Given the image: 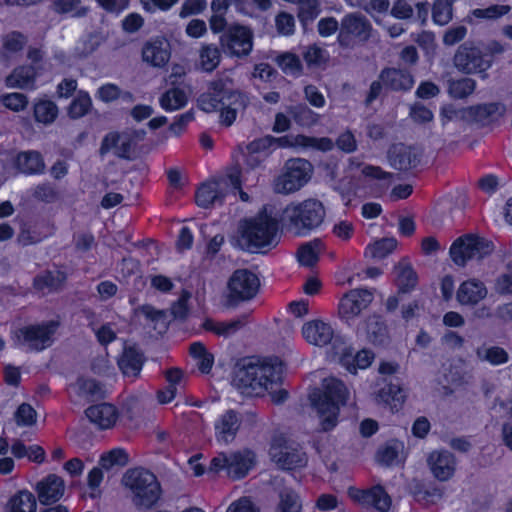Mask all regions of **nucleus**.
<instances>
[{
	"label": "nucleus",
	"mask_w": 512,
	"mask_h": 512,
	"mask_svg": "<svg viewBox=\"0 0 512 512\" xmlns=\"http://www.w3.org/2000/svg\"><path fill=\"white\" fill-rule=\"evenodd\" d=\"M283 365L278 357H249L234 373L233 383L242 394L253 396L264 392L271 394L275 404L284 403L289 394L278 388L282 384Z\"/></svg>",
	"instance_id": "nucleus-1"
},
{
	"label": "nucleus",
	"mask_w": 512,
	"mask_h": 512,
	"mask_svg": "<svg viewBox=\"0 0 512 512\" xmlns=\"http://www.w3.org/2000/svg\"><path fill=\"white\" fill-rule=\"evenodd\" d=\"M350 391L344 381L329 376L321 381V386L309 394L311 406L320 417L321 430L329 432L338 424L341 407L349 400Z\"/></svg>",
	"instance_id": "nucleus-2"
},
{
	"label": "nucleus",
	"mask_w": 512,
	"mask_h": 512,
	"mask_svg": "<svg viewBox=\"0 0 512 512\" xmlns=\"http://www.w3.org/2000/svg\"><path fill=\"white\" fill-rule=\"evenodd\" d=\"M325 217L324 204L318 199L308 198L287 204L279 215V222L285 232L307 237L322 226Z\"/></svg>",
	"instance_id": "nucleus-3"
},
{
	"label": "nucleus",
	"mask_w": 512,
	"mask_h": 512,
	"mask_svg": "<svg viewBox=\"0 0 512 512\" xmlns=\"http://www.w3.org/2000/svg\"><path fill=\"white\" fill-rule=\"evenodd\" d=\"M505 46L497 40L475 44L464 42L454 54L453 63L456 69L466 75H478L481 79L488 78L497 56L505 52Z\"/></svg>",
	"instance_id": "nucleus-4"
},
{
	"label": "nucleus",
	"mask_w": 512,
	"mask_h": 512,
	"mask_svg": "<svg viewBox=\"0 0 512 512\" xmlns=\"http://www.w3.org/2000/svg\"><path fill=\"white\" fill-rule=\"evenodd\" d=\"M281 226L279 218L273 217L264 208L254 217L244 219L239 226L240 239L250 252L275 246L276 237Z\"/></svg>",
	"instance_id": "nucleus-5"
},
{
	"label": "nucleus",
	"mask_w": 512,
	"mask_h": 512,
	"mask_svg": "<svg viewBox=\"0 0 512 512\" xmlns=\"http://www.w3.org/2000/svg\"><path fill=\"white\" fill-rule=\"evenodd\" d=\"M123 484L132 495V502L138 509L150 510L160 499L161 485L156 475L144 467L128 469L123 475Z\"/></svg>",
	"instance_id": "nucleus-6"
},
{
	"label": "nucleus",
	"mask_w": 512,
	"mask_h": 512,
	"mask_svg": "<svg viewBox=\"0 0 512 512\" xmlns=\"http://www.w3.org/2000/svg\"><path fill=\"white\" fill-rule=\"evenodd\" d=\"M268 453L277 468L285 472L300 471L308 464L303 447L283 433L272 436Z\"/></svg>",
	"instance_id": "nucleus-7"
},
{
	"label": "nucleus",
	"mask_w": 512,
	"mask_h": 512,
	"mask_svg": "<svg viewBox=\"0 0 512 512\" xmlns=\"http://www.w3.org/2000/svg\"><path fill=\"white\" fill-rule=\"evenodd\" d=\"M494 249L493 241L478 234L466 233L452 242L449 256L456 266L465 267L469 261H481L490 256Z\"/></svg>",
	"instance_id": "nucleus-8"
},
{
	"label": "nucleus",
	"mask_w": 512,
	"mask_h": 512,
	"mask_svg": "<svg viewBox=\"0 0 512 512\" xmlns=\"http://www.w3.org/2000/svg\"><path fill=\"white\" fill-rule=\"evenodd\" d=\"M312 165L308 160L301 158L289 159L284 166L283 173L276 181L278 192L294 193L305 186L311 178Z\"/></svg>",
	"instance_id": "nucleus-9"
},
{
	"label": "nucleus",
	"mask_w": 512,
	"mask_h": 512,
	"mask_svg": "<svg viewBox=\"0 0 512 512\" xmlns=\"http://www.w3.org/2000/svg\"><path fill=\"white\" fill-rule=\"evenodd\" d=\"M60 323L49 320L38 324H29L19 328L16 332L18 342L27 345L31 350L40 352L53 342Z\"/></svg>",
	"instance_id": "nucleus-10"
},
{
	"label": "nucleus",
	"mask_w": 512,
	"mask_h": 512,
	"mask_svg": "<svg viewBox=\"0 0 512 512\" xmlns=\"http://www.w3.org/2000/svg\"><path fill=\"white\" fill-rule=\"evenodd\" d=\"M373 300L374 293L372 290L366 288L350 289L339 301V318L348 326H352L362 312L369 308Z\"/></svg>",
	"instance_id": "nucleus-11"
},
{
	"label": "nucleus",
	"mask_w": 512,
	"mask_h": 512,
	"mask_svg": "<svg viewBox=\"0 0 512 512\" xmlns=\"http://www.w3.org/2000/svg\"><path fill=\"white\" fill-rule=\"evenodd\" d=\"M253 38V32L249 27L234 23L220 36V43L226 54L243 58L251 53Z\"/></svg>",
	"instance_id": "nucleus-12"
},
{
	"label": "nucleus",
	"mask_w": 512,
	"mask_h": 512,
	"mask_svg": "<svg viewBox=\"0 0 512 512\" xmlns=\"http://www.w3.org/2000/svg\"><path fill=\"white\" fill-rule=\"evenodd\" d=\"M371 31L372 25L365 16L359 13H348L341 19L337 41L341 47L349 48L356 40L367 41Z\"/></svg>",
	"instance_id": "nucleus-13"
},
{
	"label": "nucleus",
	"mask_w": 512,
	"mask_h": 512,
	"mask_svg": "<svg viewBox=\"0 0 512 512\" xmlns=\"http://www.w3.org/2000/svg\"><path fill=\"white\" fill-rule=\"evenodd\" d=\"M229 299L239 303L254 298L260 287L258 276L248 269H237L230 276L227 284Z\"/></svg>",
	"instance_id": "nucleus-14"
},
{
	"label": "nucleus",
	"mask_w": 512,
	"mask_h": 512,
	"mask_svg": "<svg viewBox=\"0 0 512 512\" xmlns=\"http://www.w3.org/2000/svg\"><path fill=\"white\" fill-rule=\"evenodd\" d=\"M236 92L228 89L226 82L219 78L208 83L207 91L199 97V106L206 112L218 111L225 105H231Z\"/></svg>",
	"instance_id": "nucleus-15"
},
{
	"label": "nucleus",
	"mask_w": 512,
	"mask_h": 512,
	"mask_svg": "<svg viewBox=\"0 0 512 512\" xmlns=\"http://www.w3.org/2000/svg\"><path fill=\"white\" fill-rule=\"evenodd\" d=\"M395 380L394 383L392 379H383V386L375 393L377 405L389 410L392 414L398 413L403 408L407 397L400 379L395 377Z\"/></svg>",
	"instance_id": "nucleus-16"
},
{
	"label": "nucleus",
	"mask_w": 512,
	"mask_h": 512,
	"mask_svg": "<svg viewBox=\"0 0 512 512\" xmlns=\"http://www.w3.org/2000/svg\"><path fill=\"white\" fill-rule=\"evenodd\" d=\"M348 495L355 502L373 507L381 512H387L392 503L391 497L381 485H375L367 489L350 487Z\"/></svg>",
	"instance_id": "nucleus-17"
},
{
	"label": "nucleus",
	"mask_w": 512,
	"mask_h": 512,
	"mask_svg": "<svg viewBox=\"0 0 512 512\" xmlns=\"http://www.w3.org/2000/svg\"><path fill=\"white\" fill-rule=\"evenodd\" d=\"M243 156V166L246 171L265 168L272 150L264 136L258 137L247 143L244 147L239 145Z\"/></svg>",
	"instance_id": "nucleus-18"
},
{
	"label": "nucleus",
	"mask_w": 512,
	"mask_h": 512,
	"mask_svg": "<svg viewBox=\"0 0 512 512\" xmlns=\"http://www.w3.org/2000/svg\"><path fill=\"white\" fill-rule=\"evenodd\" d=\"M422 152L405 144L393 145L388 151L390 165L401 172H409L416 169L421 163Z\"/></svg>",
	"instance_id": "nucleus-19"
},
{
	"label": "nucleus",
	"mask_w": 512,
	"mask_h": 512,
	"mask_svg": "<svg viewBox=\"0 0 512 512\" xmlns=\"http://www.w3.org/2000/svg\"><path fill=\"white\" fill-rule=\"evenodd\" d=\"M242 415L234 410L227 409L214 422L215 438L220 444L233 442L242 424Z\"/></svg>",
	"instance_id": "nucleus-20"
},
{
	"label": "nucleus",
	"mask_w": 512,
	"mask_h": 512,
	"mask_svg": "<svg viewBox=\"0 0 512 512\" xmlns=\"http://www.w3.org/2000/svg\"><path fill=\"white\" fill-rule=\"evenodd\" d=\"M35 490L40 504L50 506L64 496L65 482L59 475L51 473L37 482Z\"/></svg>",
	"instance_id": "nucleus-21"
},
{
	"label": "nucleus",
	"mask_w": 512,
	"mask_h": 512,
	"mask_svg": "<svg viewBox=\"0 0 512 512\" xmlns=\"http://www.w3.org/2000/svg\"><path fill=\"white\" fill-rule=\"evenodd\" d=\"M66 281L64 271L46 269L34 276L32 288L37 295L47 296L61 291Z\"/></svg>",
	"instance_id": "nucleus-22"
},
{
	"label": "nucleus",
	"mask_w": 512,
	"mask_h": 512,
	"mask_svg": "<svg viewBox=\"0 0 512 512\" xmlns=\"http://www.w3.org/2000/svg\"><path fill=\"white\" fill-rule=\"evenodd\" d=\"M433 476L439 481H448L456 471V458L447 450L432 451L427 459Z\"/></svg>",
	"instance_id": "nucleus-23"
},
{
	"label": "nucleus",
	"mask_w": 512,
	"mask_h": 512,
	"mask_svg": "<svg viewBox=\"0 0 512 512\" xmlns=\"http://www.w3.org/2000/svg\"><path fill=\"white\" fill-rule=\"evenodd\" d=\"M170 57V45L162 37L151 38L142 48L143 61L152 67H164L170 60Z\"/></svg>",
	"instance_id": "nucleus-24"
},
{
	"label": "nucleus",
	"mask_w": 512,
	"mask_h": 512,
	"mask_svg": "<svg viewBox=\"0 0 512 512\" xmlns=\"http://www.w3.org/2000/svg\"><path fill=\"white\" fill-rule=\"evenodd\" d=\"M379 79L387 90L395 92L410 91L415 83L413 75L408 70L395 67L383 68Z\"/></svg>",
	"instance_id": "nucleus-25"
},
{
	"label": "nucleus",
	"mask_w": 512,
	"mask_h": 512,
	"mask_svg": "<svg viewBox=\"0 0 512 512\" xmlns=\"http://www.w3.org/2000/svg\"><path fill=\"white\" fill-rule=\"evenodd\" d=\"M302 335L308 343L324 347L334 339V329L330 323L315 319L303 325Z\"/></svg>",
	"instance_id": "nucleus-26"
},
{
	"label": "nucleus",
	"mask_w": 512,
	"mask_h": 512,
	"mask_svg": "<svg viewBox=\"0 0 512 512\" xmlns=\"http://www.w3.org/2000/svg\"><path fill=\"white\" fill-rule=\"evenodd\" d=\"M356 334L365 335L374 345H384L388 339V328L382 316L373 314L357 326Z\"/></svg>",
	"instance_id": "nucleus-27"
},
{
	"label": "nucleus",
	"mask_w": 512,
	"mask_h": 512,
	"mask_svg": "<svg viewBox=\"0 0 512 512\" xmlns=\"http://www.w3.org/2000/svg\"><path fill=\"white\" fill-rule=\"evenodd\" d=\"M85 414L92 423L102 430L112 428L119 418L117 407L106 402L89 406L85 410Z\"/></svg>",
	"instance_id": "nucleus-28"
},
{
	"label": "nucleus",
	"mask_w": 512,
	"mask_h": 512,
	"mask_svg": "<svg viewBox=\"0 0 512 512\" xmlns=\"http://www.w3.org/2000/svg\"><path fill=\"white\" fill-rule=\"evenodd\" d=\"M13 163L15 169L26 176L41 175L46 167L43 155L36 150L18 152Z\"/></svg>",
	"instance_id": "nucleus-29"
},
{
	"label": "nucleus",
	"mask_w": 512,
	"mask_h": 512,
	"mask_svg": "<svg viewBox=\"0 0 512 512\" xmlns=\"http://www.w3.org/2000/svg\"><path fill=\"white\" fill-rule=\"evenodd\" d=\"M506 106L501 102L477 104L469 108V115L477 123L491 125L499 122L506 114Z\"/></svg>",
	"instance_id": "nucleus-30"
},
{
	"label": "nucleus",
	"mask_w": 512,
	"mask_h": 512,
	"mask_svg": "<svg viewBox=\"0 0 512 512\" xmlns=\"http://www.w3.org/2000/svg\"><path fill=\"white\" fill-rule=\"evenodd\" d=\"M486 296L487 288L484 282L476 278L463 281L456 291V299L461 305H477Z\"/></svg>",
	"instance_id": "nucleus-31"
},
{
	"label": "nucleus",
	"mask_w": 512,
	"mask_h": 512,
	"mask_svg": "<svg viewBox=\"0 0 512 512\" xmlns=\"http://www.w3.org/2000/svg\"><path fill=\"white\" fill-rule=\"evenodd\" d=\"M255 464V455L252 451H237L228 456V476L233 480L245 478Z\"/></svg>",
	"instance_id": "nucleus-32"
},
{
	"label": "nucleus",
	"mask_w": 512,
	"mask_h": 512,
	"mask_svg": "<svg viewBox=\"0 0 512 512\" xmlns=\"http://www.w3.org/2000/svg\"><path fill=\"white\" fill-rule=\"evenodd\" d=\"M37 76L38 71L34 65H20L15 67L5 78V85L8 88H33Z\"/></svg>",
	"instance_id": "nucleus-33"
},
{
	"label": "nucleus",
	"mask_w": 512,
	"mask_h": 512,
	"mask_svg": "<svg viewBox=\"0 0 512 512\" xmlns=\"http://www.w3.org/2000/svg\"><path fill=\"white\" fill-rule=\"evenodd\" d=\"M225 193L220 189L217 181H207L202 183L195 192V202L197 206L208 209L214 204H222Z\"/></svg>",
	"instance_id": "nucleus-34"
},
{
	"label": "nucleus",
	"mask_w": 512,
	"mask_h": 512,
	"mask_svg": "<svg viewBox=\"0 0 512 512\" xmlns=\"http://www.w3.org/2000/svg\"><path fill=\"white\" fill-rule=\"evenodd\" d=\"M121 136L118 132H109L107 133L100 145V153L102 155L108 153L110 150L114 149V154L121 159H130L131 151H132V139L125 138L122 141Z\"/></svg>",
	"instance_id": "nucleus-35"
},
{
	"label": "nucleus",
	"mask_w": 512,
	"mask_h": 512,
	"mask_svg": "<svg viewBox=\"0 0 512 512\" xmlns=\"http://www.w3.org/2000/svg\"><path fill=\"white\" fill-rule=\"evenodd\" d=\"M117 364L123 375L137 377L144 364L143 355L134 347L125 348Z\"/></svg>",
	"instance_id": "nucleus-36"
},
{
	"label": "nucleus",
	"mask_w": 512,
	"mask_h": 512,
	"mask_svg": "<svg viewBox=\"0 0 512 512\" xmlns=\"http://www.w3.org/2000/svg\"><path fill=\"white\" fill-rule=\"evenodd\" d=\"M246 322L245 316L230 321H215L208 317L203 321L202 327L205 331L212 332L217 336L228 337L244 327Z\"/></svg>",
	"instance_id": "nucleus-37"
},
{
	"label": "nucleus",
	"mask_w": 512,
	"mask_h": 512,
	"mask_svg": "<svg viewBox=\"0 0 512 512\" xmlns=\"http://www.w3.org/2000/svg\"><path fill=\"white\" fill-rule=\"evenodd\" d=\"M36 509V497L27 489L18 490L6 504V512H36Z\"/></svg>",
	"instance_id": "nucleus-38"
},
{
	"label": "nucleus",
	"mask_w": 512,
	"mask_h": 512,
	"mask_svg": "<svg viewBox=\"0 0 512 512\" xmlns=\"http://www.w3.org/2000/svg\"><path fill=\"white\" fill-rule=\"evenodd\" d=\"M333 147L334 143L329 137H314L305 134L294 135V148L296 149L328 152Z\"/></svg>",
	"instance_id": "nucleus-39"
},
{
	"label": "nucleus",
	"mask_w": 512,
	"mask_h": 512,
	"mask_svg": "<svg viewBox=\"0 0 512 512\" xmlns=\"http://www.w3.org/2000/svg\"><path fill=\"white\" fill-rule=\"evenodd\" d=\"M59 109L55 102L49 99H39L34 102L33 116L37 123L52 124L58 117Z\"/></svg>",
	"instance_id": "nucleus-40"
},
{
	"label": "nucleus",
	"mask_w": 512,
	"mask_h": 512,
	"mask_svg": "<svg viewBox=\"0 0 512 512\" xmlns=\"http://www.w3.org/2000/svg\"><path fill=\"white\" fill-rule=\"evenodd\" d=\"M188 102L186 92L179 87L167 89L160 97L159 104L166 112H173L183 108Z\"/></svg>",
	"instance_id": "nucleus-41"
},
{
	"label": "nucleus",
	"mask_w": 512,
	"mask_h": 512,
	"mask_svg": "<svg viewBox=\"0 0 512 512\" xmlns=\"http://www.w3.org/2000/svg\"><path fill=\"white\" fill-rule=\"evenodd\" d=\"M55 227L48 221H42L30 226L28 229H23L21 238L24 244H37L49 236L53 235Z\"/></svg>",
	"instance_id": "nucleus-42"
},
{
	"label": "nucleus",
	"mask_w": 512,
	"mask_h": 512,
	"mask_svg": "<svg viewBox=\"0 0 512 512\" xmlns=\"http://www.w3.org/2000/svg\"><path fill=\"white\" fill-rule=\"evenodd\" d=\"M221 61V51L215 44H203L199 51V64L204 72H213Z\"/></svg>",
	"instance_id": "nucleus-43"
},
{
	"label": "nucleus",
	"mask_w": 512,
	"mask_h": 512,
	"mask_svg": "<svg viewBox=\"0 0 512 512\" xmlns=\"http://www.w3.org/2000/svg\"><path fill=\"white\" fill-rule=\"evenodd\" d=\"M320 239L304 243L297 249V260L301 266L313 267L319 260Z\"/></svg>",
	"instance_id": "nucleus-44"
},
{
	"label": "nucleus",
	"mask_w": 512,
	"mask_h": 512,
	"mask_svg": "<svg viewBox=\"0 0 512 512\" xmlns=\"http://www.w3.org/2000/svg\"><path fill=\"white\" fill-rule=\"evenodd\" d=\"M302 502L299 494L292 488H284L279 493V502L275 512H301Z\"/></svg>",
	"instance_id": "nucleus-45"
},
{
	"label": "nucleus",
	"mask_w": 512,
	"mask_h": 512,
	"mask_svg": "<svg viewBox=\"0 0 512 512\" xmlns=\"http://www.w3.org/2000/svg\"><path fill=\"white\" fill-rule=\"evenodd\" d=\"M402 449L403 443L397 439H392L378 448L376 460L382 465L391 466L398 460Z\"/></svg>",
	"instance_id": "nucleus-46"
},
{
	"label": "nucleus",
	"mask_w": 512,
	"mask_h": 512,
	"mask_svg": "<svg viewBox=\"0 0 512 512\" xmlns=\"http://www.w3.org/2000/svg\"><path fill=\"white\" fill-rule=\"evenodd\" d=\"M476 81L469 77L451 79L448 82V93L453 99H465L476 89Z\"/></svg>",
	"instance_id": "nucleus-47"
},
{
	"label": "nucleus",
	"mask_w": 512,
	"mask_h": 512,
	"mask_svg": "<svg viewBox=\"0 0 512 512\" xmlns=\"http://www.w3.org/2000/svg\"><path fill=\"white\" fill-rule=\"evenodd\" d=\"M298 12L297 17L303 28L313 23L321 12L320 3L318 0H300L297 2Z\"/></svg>",
	"instance_id": "nucleus-48"
},
{
	"label": "nucleus",
	"mask_w": 512,
	"mask_h": 512,
	"mask_svg": "<svg viewBox=\"0 0 512 512\" xmlns=\"http://www.w3.org/2000/svg\"><path fill=\"white\" fill-rule=\"evenodd\" d=\"M277 64L284 74L299 77L303 74V64L298 55L284 52L277 57Z\"/></svg>",
	"instance_id": "nucleus-49"
},
{
	"label": "nucleus",
	"mask_w": 512,
	"mask_h": 512,
	"mask_svg": "<svg viewBox=\"0 0 512 512\" xmlns=\"http://www.w3.org/2000/svg\"><path fill=\"white\" fill-rule=\"evenodd\" d=\"M396 286L398 293L406 294L413 291L418 283V275L410 264H407L399 270L396 277Z\"/></svg>",
	"instance_id": "nucleus-50"
},
{
	"label": "nucleus",
	"mask_w": 512,
	"mask_h": 512,
	"mask_svg": "<svg viewBox=\"0 0 512 512\" xmlns=\"http://www.w3.org/2000/svg\"><path fill=\"white\" fill-rule=\"evenodd\" d=\"M288 113L299 126L310 127L318 121V114L305 104L290 106Z\"/></svg>",
	"instance_id": "nucleus-51"
},
{
	"label": "nucleus",
	"mask_w": 512,
	"mask_h": 512,
	"mask_svg": "<svg viewBox=\"0 0 512 512\" xmlns=\"http://www.w3.org/2000/svg\"><path fill=\"white\" fill-rule=\"evenodd\" d=\"M27 43L26 36L19 31H11L3 36L1 53L13 55L21 52Z\"/></svg>",
	"instance_id": "nucleus-52"
},
{
	"label": "nucleus",
	"mask_w": 512,
	"mask_h": 512,
	"mask_svg": "<svg viewBox=\"0 0 512 512\" xmlns=\"http://www.w3.org/2000/svg\"><path fill=\"white\" fill-rule=\"evenodd\" d=\"M99 463L106 470L113 466L124 467L129 463V454L124 448H113L100 456Z\"/></svg>",
	"instance_id": "nucleus-53"
},
{
	"label": "nucleus",
	"mask_w": 512,
	"mask_h": 512,
	"mask_svg": "<svg viewBox=\"0 0 512 512\" xmlns=\"http://www.w3.org/2000/svg\"><path fill=\"white\" fill-rule=\"evenodd\" d=\"M92 108V100L87 92H80L70 103L68 107V115L72 119H79Z\"/></svg>",
	"instance_id": "nucleus-54"
},
{
	"label": "nucleus",
	"mask_w": 512,
	"mask_h": 512,
	"mask_svg": "<svg viewBox=\"0 0 512 512\" xmlns=\"http://www.w3.org/2000/svg\"><path fill=\"white\" fill-rule=\"evenodd\" d=\"M303 60L309 68L320 67L328 61V52L317 44L308 45L302 53Z\"/></svg>",
	"instance_id": "nucleus-55"
},
{
	"label": "nucleus",
	"mask_w": 512,
	"mask_h": 512,
	"mask_svg": "<svg viewBox=\"0 0 512 512\" xmlns=\"http://www.w3.org/2000/svg\"><path fill=\"white\" fill-rule=\"evenodd\" d=\"M453 15L452 0H435L432 6V19L437 25H446L450 22Z\"/></svg>",
	"instance_id": "nucleus-56"
},
{
	"label": "nucleus",
	"mask_w": 512,
	"mask_h": 512,
	"mask_svg": "<svg viewBox=\"0 0 512 512\" xmlns=\"http://www.w3.org/2000/svg\"><path fill=\"white\" fill-rule=\"evenodd\" d=\"M476 355L479 359L487 361L494 366L505 364L509 360L507 351L499 346L489 347L484 352L481 348H478L476 350Z\"/></svg>",
	"instance_id": "nucleus-57"
},
{
	"label": "nucleus",
	"mask_w": 512,
	"mask_h": 512,
	"mask_svg": "<svg viewBox=\"0 0 512 512\" xmlns=\"http://www.w3.org/2000/svg\"><path fill=\"white\" fill-rule=\"evenodd\" d=\"M14 419L19 427H30L37 421V412L31 404L24 402L17 407Z\"/></svg>",
	"instance_id": "nucleus-58"
},
{
	"label": "nucleus",
	"mask_w": 512,
	"mask_h": 512,
	"mask_svg": "<svg viewBox=\"0 0 512 512\" xmlns=\"http://www.w3.org/2000/svg\"><path fill=\"white\" fill-rule=\"evenodd\" d=\"M0 102L5 108L13 112H20L26 109L29 100L23 93L12 92L1 95Z\"/></svg>",
	"instance_id": "nucleus-59"
},
{
	"label": "nucleus",
	"mask_w": 512,
	"mask_h": 512,
	"mask_svg": "<svg viewBox=\"0 0 512 512\" xmlns=\"http://www.w3.org/2000/svg\"><path fill=\"white\" fill-rule=\"evenodd\" d=\"M190 298L191 293L188 290L183 289L179 298L171 304L170 313L174 319L181 321L187 319L190 311Z\"/></svg>",
	"instance_id": "nucleus-60"
},
{
	"label": "nucleus",
	"mask_w": 512,
	"mask_h": 512,
	"mask_svg": "<svg viewBox=\"0 0 512 512\" xmlns=\"http://www.w3.org/2000/svg\"><path fill=\"white\" fill-rule=\"evenodd\" d=\"M511 10L509 5L493 4L486 8H477L473 10V15L479 19L496 20L507 15Z\"/></svg>",
	"instance_id": "nucleus-61"
},
{
	"label": "nucleus",
	"mask_w": 512,
	"mask_h": 512,
	"mask_svg": "<svg viewBox=\"0 0 512 512\" xmlns=\"http://www.w3.org/2000/svg\"><path fill=\"white\" fill-rule=\"evenodd\" d=\"M396 247L397 242L394 238H382L371 246V255L374 258L383 259L391 254Z\"/></svg>",
	"instance_id": "nucleus-62"
},
{
	"label": "nucleus",
	"mask_w": 512,
	"mask_h": 512,
	"mask_svg": "<svg viewBox=\"0 0 512 512\" xmlns=\"http://www.w3.org/2000/svg\"><path fill=\"white\" fill-rule=\"evenodd\" d=\"M277 32L283 36H290L295 32V19L288 12H280L275 17Z\"/></svg>",
	"instance_id": "nucleus-63"
},
{
	"label": "nucleus",
	"mask_w": 512,
	"mask_h": 512,
	"mask_svg": "<svg viewBox=\"0 0 512 512\" xmlns=\"http://www.w3.org/2000/svg\"><path fill=\"white\" fill-rule=\"evenodd\" d=\"M206 7V0H184L179 11V17L185 19L193 15L201 14Z\"/></svg>",
	"instance_id": "nucleus-64"
}]
</instances>
